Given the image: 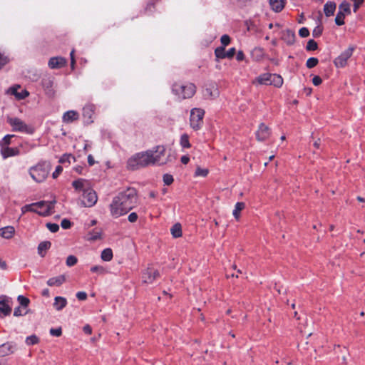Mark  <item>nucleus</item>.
I'll list each match as a JSON object with an SVG mask.
<instances>
[{
    "mask_svg": "<svg viewBox=\"0 0 365 365\" xmlns=\"http://www.w3.org/2000/svg\"><path fill=\"white\" fill-rule=\"evenodd\" d=\"M165 148L163 145H157L153 150L140 152L131 156L127 161V168L135 170L140 168L150 165H161L165 164L168 160H163L165 155Z\"/></svg>",
    "mask_w": 365,
    "mask_h": 365,
    "instance_id": "obj_1",
    "label": "nucleus"
},
{
    "mask_svg": "<svg viewBox=\"0 0 365 365\" xmlns=\"http://www.w3.org/2000/svg\"><path fill=\"white\" fill-rule=\"evenodd\" d=\"M138 198V192L134 187H128L119 192L109 205L111 216L118 218L127 214L137 205Z\"/></svg>",
    "mask_w": 365,
    "mask_h": 365,
    "instance_id": "obj_2",
    "label": "nucleus"
},
{
    "mask_svg": "<svg viewBox=\"0 0 365 365\" xmlns=\"http://www.w3.org/2000/svg\"><path fill=\"white\" fill-rule=\"evenodd\" d=\"M50 170V163L41 160L36 165L29 169V174L34 180L37 182H41L47 178Z\"/></svg>",
    "mask_w": 365,
    "mask_h": 365,
    "instance_id": "obj_3",
    "label": "nucleus"
},
{
    "mask_svg": "<svg viewBox=\"0 0 365 365\" xmlns=\"http://www.w3.org/2000/svg\"><path fill=\"white\" fill-rule=\"evenodd\" d=\"M172 91L180 99L190 98L196 92V86L191 83L186 85L175 83L172 86Z\"/></svg>",
    "mask_w": 365,
    "mask_h": 365,
    "instance_id": "obj_4",
    "label": "nucleus"
},
{
    "mask_svg": "<svg viewBox=\"0 0 365 365\" xmlns=\"http://www.w3.org/2000/svg\"><path fill=\"white\" fill-rule=\"evenodd\" d=\"M205 111L200 108H193L190 113V126L195 130H199L202 124Z\"/></svg>",
    "mask_w": 365,
    "mask_h": 365,
    "instance_id": "obj_5",
    "label": "nucleus"
},
{
    "mask_svg": "<svg viewBox=\"0 0 365 365\" xmlns=\"http://www.w3.org/2000/svg\"><path fill=\"white\" fill-rule=\"evenodd\" d=\"M98 200L96 192L91 188H87L82 195L81 204L86 207H91L94 206Z\"/></svg>",
    "mask_w": 365,
    "mask_h": 365,
    "instance_id": "obj_6",
    "label": "nucleus"
},
{
    "mask_svg": "<svg viewBox=\"0 0 365 365\" xmlns=\"http://www.w3.org/2000/svg\"><path fill=\"white\" fill-rule=\"evenodd\" d=\"M7 123L12 127L13 131L24 132L31 133L32 130L19 118H7Z\"/></svg>",
    "mask_w": 365,
    "mask_h": 365,
    "instance_id": "obj_7",
    "label": "nucleus"
},
{
    "mask_svg": "<svg viewBox=\"0 0 365 365\" xmlns=\"http://www.w3.org/2000/svg\"><path fill=\"white\" fill-rule=\"evenodd\" d=\"M56 201H39L33 203L34 207L38 210V215L41 216H48L51 213V210L54 207Z\"/></svg>",
    "mask_w": 365,
    "mask_h": 365,
    "instance_id": "obj_8",
    "label": "nucleus"
},
{
    "mask_svg": "<svg viewBox=\"0 0 365 365\" xmlns=\"http://www.w3.org/2000/svg\"><path fill=\"white\" fill-rule=\"evenodd\" d=\"M354 50V46H349L347 49L343 51L337 58L334 59V65L338 68L344 67L346 65L347 60L352 56Z\"/></svg>",
    "mask_w": 365,
    "mask_h": 365,
    "instance_id": "obj_9",
    "label": "nucleus"
},
{
    "mask_svg": "<svg viewBox=\"0 0 365 365\" xmlns=\"http://www.w3.org/2000/svg\"><path fill=\"white\" fill-rule=\"evenodd\" d=\"M160 277L159 272L153 267H148L143 273V280L145 283L152 284Z\"/></svg>",
    "mask_w": 365,
    "mask_h": 365,
    "instance_id": "obj_10",
    "label": "nucleus"
},
{
    "mask_svg": "<svg viewBox=\"0 0 365 365\" xmlns=\"http://www.w3.org/2000/svg\"><path fill=\"white\" fill-rule=\"evenodd\" d=\"M236 53L235 48H230L227 51H225L224 46H220L215 48V55L218 59L232 58Z\"/></svg>",
    "mask_w": 365,
    "mask_h": 365,
    "instance_id": "obj_11",
    "label": "nucleus"
},
{
    "mask_svg": "<svg viewBox=\"0 0 365 365\" xmlns=\"http://www.w3.org/2000/svg\"><path fill=\"white\" fill-rule=\"evenodd\" d=\"M16 349V345L12 341H8L6 343L0 345V357H4L12 354Z\"/></svg>",
    "mask_w": 365,
    "mask_h": 365,
    "instance_id": "obj_12",
    "label": "nucleus"
},
{
    "mask_svg": "<svg viewBox=\"0 0 365 365\" xmlns=\"http://www.w3.org/2000/svg\"><path fill=\"white\" fill-rule=\"evenodd\" d=\"M270 130L267 125L262 123L259 124L258 130L256 131V138L259 141L267 140L270 135Z\"/></svg>",
    "mask_w": 365,
    "mask_h": 365,
    "instance_id": "obj_13",
    "label": "nucleus"
},
{
    "mask_svg": "<svg viewBox=\"0 0 365 365\" xmlns=\"http://www.w3.org/2000/svg\"><path fill=\"white\" fill-rule=\"evenodd\" d=\"M21 88L19 85H15L10 87L7 93L14 96L17 99L22 100L29 96V93L26 90H22L21 92H18V90Z\"/></svg>",
    "mask_w": 365,
    "mask_h": 365,
    "instance_id": "obj_14",
    "label": "nucleus"
},
{
    "mask_svg": "<svg viewBox=\"0 0 365 365\" xmlns=\"http://www.w3.org/2000/svg\"><path fill=\"white\" fill-rule=\"evenodd\" d=\"M0 312L3 314L4 316H8L11 312L10 299L6 296L0 297Z\"/></svg>",
    "mask_w": 365,
    "mask_h": 365,
    "instance_id": "obj_15",
    "label": "nucleus"
},
{
    "mask_svg": "<svg viewBox=\"0 0 365 365\" xmlns=\"http://www.w3.org/2000/svg\"><path fill=\"white\" fill-rule=\"evenodd\" d=\"M66 64V60L63 57H52L48 61V66L52 69L62 68Z\"/></svg>",
    "mask_w": 365,
    "mask_h": 365,
    "instance_id": "obj_16",
    "label": "nucleus"
},
{
    "mask_svg": "<svg viewBox=\"0 0 365 365\" xmlns=\"http://www.w3.org/2000/svg\"><path fill=\"white\" fill-rule=\"evenodd\" d=\"M282 39L287 45H293L295 42L296 35L294 31L287 29L282 31Z\"/></svg>",
    "mask_w": 365,
    "mask_h": 365,
    "instance_id": "obj_17",
    "label": "nucleus"
},
{
    "mask_svg": "<svg viewBox=\"0 0 365 365\" xmlns=\"http://www.w3.org/2000/svg\"><path fill=\"white\" fill-rule=\"evenodd\" d=\"M1 153L3 158H7L9 157L19 155L20 154V150L18 148H11L9 146L2 147Z\"/></svg>",
    "mask_w": 365,
    "mask_h": 365,
    "instance_id": "obj_18",
    "label": "nucleus"
},
{
    "mask_svg": "<svg viewBox=\"0 0 365 365\" xmlns=\"http://www.w3.org/2000/svg\"><path fill=\"white\" fill-rule=\"evenodd\" d=\"M66 282V276L61 274L48 279L46 284L49 287H60Z\"/></svg>",
    "mask_w": 365,
    "mask_h": 365,
    "instance_id": "obj_19",
    "label": "nucleus"
},
{
    "mask_svg": "<svg viewBox=\"0 0 365 365\" xmlns=\"http://www.w3.org/2000/svg\"><path fill=\"white\" fill-rule=\"evenodd\" d=\"M269 4L272 10L278 13L284 9L286 0H269Z\"/></svg>",
    "mask_w": 365,
    "mask_h": 365,
    "instance_id": "obj_20",
    "label": "nucleus"
},
{
    "mask_svg": "<svg viewBox=\"0 0 365 365\" xmlns=\"http://www.w3.org/2000/svg\"><path fill=\"white\" fill-rule=\"evenodd\" d=\"M272 73H265L259 75L256 81L261 85H272Z\"/></svg>",
    "mask_w": 365,
    "mask_h": 365,
    "instance_id": "obj_21",
    "label": "nucleus"
},
{
    "mask_svg": "<svg viewBox=\"0 0 365 365\" xmlns=\"http://www.w3.org/2000/svg\"><path fill=\"white\" fill-rule=\"evenodd\" d=\"M51 246V243L49 241L41 242L38 245V254L41 257H43L46 255V252L50 249Z\"/></svg>",
    "mask_w": 365,
    "mask_h": 365,
    "instance_id": "obj_22",
    "label": "nucleus"
},
{
    "mask_svg": "<svg viewBox=\"0 0 365 365\" xmlns=\"http://www.w3.org/2000/svg\"><path fill=\"white\" fill-rule=\"evenodd\" d=\"M78 113L75 110H68L63 115L64 123H71L78 118Z\"/></svg>",
    "mask_w": 365,
    "mask_h": 365,
    "instance_id": "obj_23",
    "label": "nucleus"
},
{
    "mask_svg": "<svg viewBox=\"0 0 365 365\" xmlns=\"http://www.w3.org/2000/svg\"><path fill=\"white\" fill-rule=\"evenodd\" d=\"M67 305V300L63 297H56L54 298L53 307L57 311L62 310Z\"/></svg>",
    "mask_w": 365,
    "mask_h": 365,
    "instance_id": "obj_24",
    "label": "nucleus"
},
{
    "mask_svg": "<svg viewBox=\"0 0 365 365\" xmlns=\"http://www.w3.org/2000/svg\"><path fill=\"white\" fill-rule=\"evenodd\" d=\"M336 5L333 1H328L324 6L325 16L329 17L333 16L336 10Z\"/></svg>",
    "mask_w": 365,
    "mask_h": 365,
    "instance_id": "obj_25",
    "label": "nucleus"
},
{
    "mask_svg": "<svg viewBox=\"0 0 365 365\" xmlns=\"http://www.w3.org/2000/svg\"><path fill=\"white\" fill-rule=\"evenodd\" d=\"M15 230L12 226H7L0 229V235L5 239H10L13 237Z\"/></svg>",
    "mask_w": 365,
    "mask_h": 365,
    "instance_id": "obj_26",
    "label": "nucleus"
},
{
    "mask_svg": "<svg viewBox=\"0 0 365 365\" xmlns=\"http://www.w3.org/2000/svg\"><path fill=\"white\" fill-rule=\"evenodd\" d=\"M86 182V180L82 179V178H79V179H78L76 180H74L72 182V185H73V187H74V189L76 191L83 192V193L84 190H87V188L85 187V182Z\"/></svg>",
    "mask_w": 365,
    "mask_h": 365,
    "instance_id": "obj_27",
    "label": "nucleus"
},
{
    "mask_svg": "<svg viewBox=\"0 0 365 365\" xmlns=\"http://www.w3.org/2000/svg\"><path fill=\"white\" fill-rule=\"evenodd\" d=\"M94 113V106L87 105L83 109V115L88 120L91 121L92 116Z\"/></svg>",
    "mask_w": 365,
    "mask_h": 365,
    "instance_id": "obj_28",
    "label": "nucleus"
},
{
    "mask_svg": "<svg viewBox=\"0 0 365 365\" xmlns=\"http://www.w3.org/2000/svg\"><path fill=\"white\" fill-rule=\"evenodd\" d=\"M171 234L174 238L182 236V227L180 223H175L170 229Z\"/></svg>",
    "mask_w": 365,
    "mask_h": 365,
    "instance_id": "obj_29",
    "label": "nucleus"
},
{
    "mask_svg": "<svg viewBox=\"0 0 365 365\" xmlns=\"http://www.w3.org/2000/svg\"><path fill=\"white\" fill-rule=\"evenodd\" d=\"M272 85L277 87L280 88L283 84V78L282 77L276 73H272Z\"/></svg>",
    "mask_w": 365,
    "mask_h": 365,
    "instance_id": "obj_30",
    "label": "nucleus"
},
{
    "mask_svg": "<svg viewBox=\"0 0 365 365\" xmlns=\"http://www.w3.org/2000/svg\"><path fill=\"white\" fill-rule=\"evenodd\" d=\"M113 251L110 248L104 249L101 255L102 260L105 262H109L113 259Z\"/></svg>",
    "mask_w": 365,
    "mask_h": 365,
    "instance_id": "obj_31",
    "label": "nucleus"
},
{
    "mask_svg": "<svg viewBox=\"0 0 365 365\" xmlns=\"http://www.w3.org/2000/svg\"><path fill=\"white\" fill-rule=\"evenodd\" d=\"M245 204L242 202H238L235 204V209L232 212V215H234L236 220H238L240 217V212L245 208Z\"/></svg>",
    "mask_w": 365,
    "mask_h": 365,
    "instance_id": "obj_32",
    "label": "nucleus"
},
{
    "mask_svg": "<svg viewBox=\"0 0 365 365\" xmlns=\"http://www.w3.org/2000/svg\"><path fill=\"white\" fill-rule=\"evenodd\" d=\"M101 237V232L98 230H93L88 234L87 240L89 241H96Z\"/></svg>",
    "mask_w": 365,
    "mask_h": 365,
    "instance_id": "obj_33",
    "label": "nucleus"
},
{
    "mask_svg": "<svg viewBox=\"0 0 365 365\" xmlns=\"http://www.w3.org/2000/svg\"><path fill=\"white\" fill-rule=\"evenodd\" d=\"M180 145L184 148H189L191 145L189 141V136L187 134H182L180 137Z\"/></svg>",
    "mask_w": 365,
    "mask_h": 365,
    "instance_id": "obj_34",
    "label": "nucleus"
},
{
    "mask_svg": "<svg viewBox=\"0 0 365 365\" xmlns=\"http://www.w3.org/2000/svg\"><path fill=\"white\" fill-rule=\"evenodd\" d=\"M339 11L342 12L343 14H350V4L346 1H343L339 6Z\"/></svg>",
    "mask_w": 365,
    "mask_h": 365,
    "instance_id": "obj_35",
    "label": "nucleus"
},
{
    "mask_svg": "<svg viewBox=\"0 0 365 365\" xmlns=\"http://www.w3.org/2000/svg\"><path fill=\"white\" fill-rule=\"evenodd\" d=\"M345 14L338 11L336 18L335 23L337 26H342L344 24Z\"/></svg>",
    "mask_w": 365,
    "mask_h": 365,
    "instance_id": "obj_36",
    "label": "nucleus"
},
{
    "mask_svg": "<svg viewBox=\"0 0 365 365\" xmlns=\"http://www.w3.org/2000/svg\"><path fill=\"white\" fill-rule=\"evenodd\" d=\"M71 160H73V161H75V157L71 155V154H63L61 158L59 159L58 162L60 163H68L69 164L71 163Z\"/></svg>",
    "mask_w": 365,
    "mask_h": 365,
    "instance_id": "obj_37",
    "label": "nucleus"
},
{
    "mask_svg": "<svg viewBox=\"0 0 365 365\" xmlns=\"http://www.w3.org/2000/svg\"><path fill=\"white\" fill-rule=\"evenodd\" d=\"M317 48H318V44L314 40L310 39L308 41L307 46H306L307 51H315L317 49Z\"/></svg>",
    "mask_w": 365,
    "mask_h": 365,
    "instance_id": "obj_38",
    "label": "nucleus"
},
{
    "mask_svg": "<svg viewBox=\"0 0 365 365\" xmlns=\"http://www.w3.org/2000/svg\"><path fill=\"white\" fill-rule=\"evenodd\" d=\"M209 173L208 169L197 167L195 172V176L206 177Z\"/></svg>",
    "mask_w": 365,
    "mask_h": 365,
    "instance_id": "obj_39",
    "label": "nucleus"
},
{
    "mask_svg": "<svg viewBox=\"0 0 365 365\" xmlns=\"http://www.w3.org/2000/svg\"><path fill=\"white\" fill-rule=\"evenodd\" d=\"M319 63V60L317 58L311 57L308 58L306 63V66L308 68H312L315 67Z\"/></svg>",
    "mask_w": 365,
    "mask_h": 365,
    "instance_id": "obj_40",
    "label": "nucleus"
},
{
    "mask_svg": "<svg viewBox=\"0 0 365 365\" xmlns=\"http://www.w3.org/2000/svg\"><path fill=\"white\" fill-rule=\"evenodd\" d=\"M17 299L20 305L23 307H27L30 303L29 299L23 295H19Z\"/></svg>",
    "mask_w": 365,
    "mask_h": 365,
    "instance_id": "obj_41",
    "label": "nucleus"
},
{
    "mask_svg": "<svg viewBox=\"0 0 365 365\" xmlns=\"http://www.w3.org/2000/svg\"><path fill=\"white\" fill-rule=\"evenodd\" d=\"M38 338L36 335H31L27 336L26 339V343L27 345H34L38 343Z\"/></svg>",
    "mask_w": 365,
    "mask_h": 365,
    "instance_id": "obj_42",
    "label": "nucleus"
},
{
    "mask_svg": "<svg viewBox=\"0 0 365 365\" xmlns=\"http://www.w3.org/2000/svg\"><path fill=\"white\" fill-rule=\"evenodd\" d=\"M78 262V259L74 255H69L66 259V265L68 267H72L75 265Z\"/></svg>",
    "mask_w": 365,
    "mask_h": 365,
    "instance_id": "obj_43",
    "label": "nucleus"
},
{
    "mask_svg": "<svg viewBox=\"0 0 365 365\" xmlns=\"http://www.w3.org/2000/svg\"><path fill=\"white\" fill-rule=\"evenodd\" d=\"M91 271L92 272H97L100 274H103L106 272V269L103 266H100V265L93 266L91 268Z\"/></svg>",
    "mask_w": 365,
    "mask_h": 365,
    "instance_id": "obj_44",
    "label": "nucleus"
},
{
    "mask_svg": "<svg viewBox=\"0 0 365 365\" xmlns=\"http://www.w3.org/2000/svg\"><path fill=\"white\" fill-rule=\"evenodd\" d=\"M322 32H323L322 26H317L314 29V30L312 31V35L314 38H318L322 34Z\"/></svg>",
    "mask_w": 365,
    "mask_h": 365,
    "instance_id": "obj_45",
    "label": "nucleus"
},
{
    "mask_svg": "<svg viewBox=\"0 0 365 365\" xmlns=\"http://www.w3.org/2000/svg\"><path fill=\"white\" fill-rule=\"evenodd\" d=\"M163 182L166 185H170L173 182V177L170 174H165L163 175Z\"/></svg>",
    "mask_w": 365,
    "mask_h": 365,
    "instance_id": "obj_46",
    "label": "nucleus"
},
{
    "mask_svg": "<svg viewBox=\"0 0 365 365\" xmlns=\"http://www.w3.org/2000/svg\"><path fill=\"white\" fill-rule=\"evenodd\" d=\"M220 41L222 45V46L225 48V46L229 45L230 43V37L227 34H224L221 36Z\"/></svg>",
    "mask_w": 365,
    "mask_h": 365,
    "instance_id": "obj_47",
    "label": "nucleus"
},
{
    "mask_svg": "<svg viewBox=\"0 0 365 365\" xmlns=\"http://www.w3.org/2000/svg\"><path fill=\"white\" fill-rule=\"evenodd\" d=\"M46 227L51 232H56L59 230V226L58 224L56 223H51L48 222L46 224Z\"/></svg>",
    "mask_w": 365,
    "mask_h": 365,
    "instance_id": "obj_48",
    "label": "nucleus"
},
{
    "mask_svg": "<svg viewBox=\"0 0 365 365\" xmlns=\"http://www.w3.org/2000/svg\"><path fill=\"white\" fill-rule=\"evenodd\" d=\"M9 61L7 56L0 53V70Z\"/></svg>",
    "mask_w": 365,
    "mask_h": 365,
    "instance_id": "obj_49",
    "label": "nucleus"
},
{
    "mask_svg": "<svg viewBox=\"0 0 365 365\" xmlns=\"http://www.w3.org/2000/svg\"><path fill=\"white\" fill-rule=\"evenodd\" d=\"M50 334L54 336H60L62 334V329L61 327L59 328H51L49 331Z\"/></svg>",
    "mask_w": 365,
    "mask_h": 365,
    "instance_id": "obj_50",
    "label": "nucleus"
},
{
    "mask_svg": "<svg viewBox=\"0 0 365 365\" xmlns=\"http://www.w3.org/2000/svg\"><path fill=\"white\" fill-rule=\"evenodd\" d=\"M212 89H213V91L211 90V88H207L206 89V92L207 93H209V96L210 97H216V96H218V90H217V88L215 86H213L212 87Z\"/></svg>",
    "mask_w": 365,
    "mask_h": 365,
    "instance_id": "obj_51",
    "label": "nucleus"
},
{
    "mask_svg": "<svg viewBox=\"0 0 365 365\" xmlns=\"http://www.w3.org/2000/svg\"><path fill=\"white\" fill-rule=\"evenodd\" d=\"M299 35L302 37L305 38L309 36V31L306 27H302L299 31Z\"/></svg>",
    "mask_w": 365,
    "mask_h": 365,
    "instance_id": "obj_52",
    "label": "nucleus"
},
{
    "mask_svg": "<svg viewBox=\"0 0 365 365\" xmlns=\"http://www.w3.org/2000/svg\"><path fill=\"white\" fill-rule=\"evenodd\" d=\"M42 85L45 89H49L52 87L53 81L50 78L43 79Z\"/></svg>",
    "mask_w": 365,
    "mask_h": 365,
    "instance_id": "obj_53",
    "label": "nucleus"
},
{
    "mask_svg": "<svg viewBox=\"0 0 365 365\" xmlns=\"http://www.w3.org/2000/svg\"><path fill=\"white\" fill-rule=\"evenodd\" d=\"M61 225L62 227V228L63 229H69L71 227V222L68 219H63L62 220L61 222Z\"/></svg>",
    "mask_w": 365,
    "mask_h": 365,
    "instance_id": "obj_54",
    "label": "nucleus"
},
{
    "mask_svg": "<svg viewBox=\"0 0 365 365\" xmlns=\"http://www.w3.org/2000/svg\"><path fill=\"white\" fill-rule=\"evenodd\" d=\"M63 171V168L62 166L61 165H58L56 168V170L52 174V177L53 178H57L58 177V175L62 173Z\"/></svg>",
    "mask_w": 365,
    "mask_h": 365,
    "instance_id": "obj_55",
    "label": "nucleus"
},
{
    "mask_svg": "<svg viewBox=\"0 0 365 365\" xmlns=\"http://www.w3.org/2000/svg\"><path fill=\"white\" fill-rule=\"evenodd\" d=\"M138 218V216L136 212H131L128 217V220L130 222H135Z\"/></svg>",
    "mask_w": 365,
    "mask_h": 365,
    "instance_id": "obj_56",
    "label": "nucleus"
},
{
    "mask_svg": "<svg viewBox=\"0 0 365 365\" xmlns=\"http://www.w3.org/2000/svg\"><path fill=\"white\" fill-rule=\"evenodd\" d=\"M26 314V312H24V313L22 312V309L21 308V307H18L14 309V315L15 317L23 316V315H25Z\"/></svg>",
    "mask_w": 365,
    "mask_h": 365,
    "instance_id": "obj_57",
    "label": "nucleus"
},
{
    "mask_svg": "<svg viewBox=\"0 0 365 365\" xmlns=\"http://www.w3.org/2000/svg\"><path fill=\"white\" fill-rule=\"evenodd\" d=\"M76 297L78 300H86L87 299V294L85 292H78L76 293Z\"/></svg>",
    "mask_w": 365,
    "mask_h": 365,
    "instance_id": "obj_58",
    "label": "nucleus"
},
{
    "mask_svg": "<svg viewBox=\"0 0 365 365\" xmlns=\"http://www.w3.org/2000/svg\"><path fill=\"white\" fill-rule=\"evenodd\" d=\"M14 137V135H6L3 138V143L4 145H8L11 143V139Z\"/></svg>",
    "mask_w": 365,
    "mask_h": 365,
    "instance_id": "obj_59",
    "label": "nucleus"
},
{
    "mask_svg": "<svg viewBox=\"0 0 365 365\" xmlns=\"http://www.w3.org/2000/svg\"><path fill=\"white\" fill-rule=\"evenodd\" d=\"M322 82L321 77L319 76H314L312 78V83L314 86H319Z\"/></svg>",
    "mask_w": 365,
    "mask_h": 365,
    "instance_id": "obj_60",
    "label": "nucleus"
},
{
    "mask_svg": "<svg viewBox=\"0 0 365 365\" xmlns=\"http://www.w3.org/2000/svg\"><path fill=\"white\" fill-rule=\"evenodd\" d=\"M32 207H34L33 203L29 204V205H26L22 207L21 211H22L23 213H24L26 212H31V210H33Z\"/></svg>",
    "mask_w": 365,
    "mask_h": 365,
    "instance_id": "obj_61",
    "label": "nucleus"
},
{
    "mask_svg": "<svg viewBox=\"0 0 365 365\" xmlns=\"http://www.w3.org/2000/svg\"><path fill=\"white\" fill-rule=\"evenodd\" d=\"M83 330L85 334H88V335L91 334V333H92V328L88 324L85 325L83 328Z\"/></svg>",
    "mask_w": 365,
    "mask_h": 365,
    "instance_id": "obj_62",
    "label": "nucleus"
},
{
    "mask_svg": "<svg viewBox=\"0 0 365 365\" xmlns=\"http://www.w3.org/2000/svg\"><path fill=\"white\" fill-rule=\"evenodd\" d=\"M245 58V54L242 51H239L237 53L236 59L238 61H241L244 60Z\"/></svg>",
    "mask_w": 365,
    "mask_h": 365,
    "instance_id": "obj_63",
    "label": "nucleus"
},
{
    "mask_svg": "<svg viewBox=\"0 0 365 365\" xmlns=\"http://www.w3.org/2000/svg\"><path fill=\"white\" fill-rule=\"evenodd\" d=\"M180 160H181V163L182 164L186 165V164H187L189 163L190 158L187 155H183V156L181 157Z\"/></svg>",
    "mask_w": 365,
    "mask_h": 365,
    "instance_id": "obj_64",
    "label": "nucleus"
}]
</instances>
